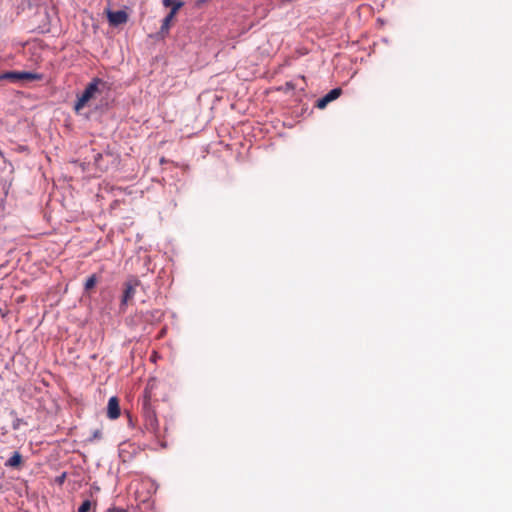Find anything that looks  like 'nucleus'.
<instances>
[{"label":"nucleus","mask_w":512,"mask_h":512,"mask_svg":"<svg viewBox=\"0 0 512 512\" xmlns=\"http://www.w3.org/2000/svg\"><path fill=\"white\" fill-rule=\"evenodd\" d=\"M63 478H65V475H62V478H60V482H63Z\"/></svg>","instance_id":"2eb2a0df"},{"label":"nucleus","mask_w":512,"mask_h":512,"mask_svg":"<svg viewBox=\"0 0 512 512\" xmlns=\"http://www.w3.org/2000/svg\"><path fill=\"white\" fill-rule=\"evenodd\" d=\"M22 465L23 457L18 451H15L12 456L5 462V466L9 468L20 469Z\"/></svg>","instance_id":"1a4fd4ad"},{"label":"nucleus","mask_w":512,"mask_h":512,"mask_svg":"<svg viewBox=\"0 0 512 512\" xmlns=\"http://www.w3.org/2000/svg\"><path fill=\"white\" fill-rule=\"evenodd\" d=\"M108 512H127L125 509L121 508H111L108 510Z\"/></svg>","instance_id":"4468645a"},{"label":"nucleus","mask_w":512,"mask_h":512,"mask_svg":"<svg viewBox=\"0 0 512 512\" xmlns=\"http://www.w3.org/2000/svg\"><path fill=\"white\" fill-rule=\"evenodd\" d=\"M102 438V432L99 429H96L93 432V439H101Z\"/></svg>","instance_id":"ddd939ff"},{"label":"nucleus","mask_w":512,"mask_h":512,"mask_svg":"<svg viewBox=\"0 0 512 512\" xmlns=\"http://www.w3.org/2000/svg\"><path fill=\"white\" fill-rule=\"evenodd\" d=\"M107 17L112 26H119L128 21V14L124 10L108 11Z\"/></svg>","instance_id":"423d86ee"},{"label":"nucleus","mask_w":512,"mask_h":512,"mask_svg":"<svg viewBox=\"0 0 512 512\" xmlns=\"http://www.w3.org/2000/svg\"><path fill=\"white\" fill-rule=\"evenodd\" d=\"M109 89V85L106 81L101 78L95 77L87 84L83 93L78 97L74 110L79 113L90 100L95 99L97 95L102 94L104 91Z\"/></svg>","instance_id":"f257e3e1"},{"label":"nucleus","mask_w":512,"mask_h":512,"mask_svg":"<svg viewBox=\"0 0 512 512\" xmlns=\"http://www.w3.org/2000/svg\"><path fill=\"white\" fill-rule=\"evenodd\" d=\"M63 478H65V475H62V478H60V482H63Z\"/></svg>","instance_id":"dca6fc26"},{"label":"nucleus","mask_w":512,"mask_h":512,"mask_svg":"<svg viewBox=\"0 0 512 512\" xmlns=\"http://www.w3.org/2000/svg\"><path fill=\"white\" fill-rule=\"evenodd\" d=\"M162 4L165 7L171 8L168 15L163 19L160 28L161 33H168L172 21L174 20L178 11L184 6V2L182 0H162Z\"/></svg>","instance_id":"7ed1b4c3"},{"label":"nucleus","mask_w":512,"mask_h":512,"mask_svg":"<svg viewBox=\"0 0 512 512\" xmlns=\"http://www.w3.org/2000/svg\"><path fill=\"white\" fill-rule=\"evenodd\" d=\"M42 78L41 74L26 71H10L0 75V80H9L11 82L39 81Z\"/></svg>","instance_id":"20e7f679"},{"label":"nucleus","mask_w":512,"mask_h":512,"mask_svg":"<svg viewBox=\"0 0 512 512\" xmlns=\"http://www.w3.org/2000/svg\"><path fill=\"white\" fill-rule=\"evenodd\" d=\"M120 414H121V411H120L119 400L117 397L113 396L108 401L107 416H108V418L114 420V419H117L120 416Z\"/></svg>","instance_id":"6e6552de"},{"label":"nucleus","mask_w":512,"mask_h":512,"mask_svg":"<svg viewBox=\"0 0 512 512\" xmlns=\"http://www.w3.org/2000/svg\"><path fill=\"white\" fill-rule=\"evenodd\" d=\"M143 418L144 423L143 426L145 430L155 436L159 434V422L156 416L155 411L151 408L149 400L146 399L143 403Z\"/></svg>","instance_id":"f03ea898"},{"label":"nucleus","mask_w":512,"mask_h":512,"mask_svg":"<svg viewBox=\"0 0 512 512\" xmlns=\"http://www.w3.org/2000/svg\"><path fill=\"white\" fill-rule=\"evenodd\" d=\"M140 285L137 278H130L124 283V291L122 296V305H127L135 296L136 288Z\"/></svg>","instance_id":"39448f33"},{"label":"nucleus","mask_w":512,"mask_h":512,"mask_svg":"<svg viewBox=\"0 0 512 512\" xmlns=\"http://www.w3.org/2000/svg\"><path fill=\"white\" fill-rule=\"evenodd\" d=\"M102 157H103V155L101 153H96L94 155V164L97 168H99L101 170L106 169V167L101 164Z\"/></svg>","instance_id":"9b49d317"},{"label":"nucleus","mask_w":512,"mask_h":512,"mask_svg":"<svg viewBox=\"0 0 512 512\" xmlns=\"http://www.w3.org/2000/svg\"><path fill=\"white\" fill-rule=\"evenodd\" d=\"M63 478H65V475H62V478H60V482H63Z\"/></svg>","instance_id":"f3484780"},{"label":"nucleus","mask_w":512,"mask_h":512,"mask_svg":"<svg viewBox=\"0 0 512 512\" xmlns=\"http://www.w3.org/2000/svg\"><path fill=\"white\" fill-rule=\"evenodd\" d=\"M342 93L341 88H334L329 91L324 97L320 98L317 101V107L323 109L327 106L328 103L336 100Z\"/></svg>","instance_id":"0eeeda50"},{"label":"nucleus","mask_w":512,"mask_h":512,"mask_svg":"<svg viewBox=\"0 0 512 512\" xmlns=\"http://www.w3.org/2000/svg\"><path fill=\"white\" fill-rule=\"evenodd\" d=\"M91 505L90 500H85L78 508V512H88L91 509Z\"/></svg>","instance_id":"f8f14e48"},{"label":"nucleus","mask_w":512,"mask_h":512,"mask_svg":"<svg viewBox=\"0 0 512 512\" xmlns=\"http://www.w3.org/2000/svg\"><path fill=\"white\" fill-rule=\"evenodd\" d=\"M97 283V277L96 275H91L85 282V285H84V288L86 291H89L91 290L92 288H94V286L96 285Z\"/></svg>","instance_id":"9d476101"}]
</instances>
